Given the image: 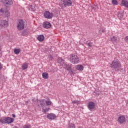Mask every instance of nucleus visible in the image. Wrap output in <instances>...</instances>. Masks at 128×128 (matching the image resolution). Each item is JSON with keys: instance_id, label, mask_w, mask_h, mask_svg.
<instances>
[{"instance_id": "1", "label": "nucleus", "mask_w": 128, "mask_h": 128, "mask_svg": "<svg viewBox=\"0 0 128 128\" xmlns=\"http://www.w3.org/2000/svg\"><path fill=\"white\" fill-rule=\"evenodd\" d=\"M110 68L112 70L120 72L122 70V64L118 59H114L110 64Z\"/></svg>"}, {"instance_id": "2", "label": "nucleus", "mask_w": 128, "mask_h": 128, "mask_svg": "<svg viewBox=\"0 0 128 128\" xmlns=\"http://www.w3.org/2000/svg\"><path fill=\"white\" fill-rule=\"evenodd\" d=\"M14 118L10 117H3L0 119V124H12L14 122Z\"/></svg>"}, {"instance_id": "3", "label": "nucleus", "mask_w": 128, "mask_h": 128, "mask_svg": "<svg viewBox=\"0 0 128 128\" xmlns=\"http://www.w3.org/2000/svg\"><path fill=\"white\" fill-rule=\"evenodd\" d=\"M70 62L74 64H78L80 61V59L78 56L74 54H72L70 56Z\"/></svg>"}, {"instance_id": "4", "label": "nucleus", "mask_w": 128, "mask_h": 128, "mask_svg": "<svg viewBox=\"0 0 128 128\" xmlns=\"http://www.w3.org/2000/svg\"><path fill=\"white\" fill-rule=\"evenodd\" d=\"M26 21H24L22 20H19L17 26L18 29L24 30V26H26Z\"/></svg>"}, {"instance_id": "5", "label": "nucleus", "mask_w": 128, "mask_h": 128, "mask_svg": "<svg viewBox=\"0 0 128 128\" xmlns=\"http://www.w3.org/2000/svg\"><path fill=\"white\" fill-rule=\"evenodd\" d=\"M64 68H66V70H68V72H70V74H74V71H72V64H64L63 65Z\"/></svg>"}, {"instance_id": "6", "label": "nucleus", "mask_w": 128, "mask_h": 128, "mask_svg": "<svg viewBox=\"0 0 128 128\" xmlns=\"http://www.w3.org/2000/svg\"><path fill=\"white\" fill-rule=\"evenodd\" d=\"M44 16L46 18H52L54 14L50 12V11H46L44 13Z\"/></svg>"}, {"instance_id": "7", "label": "nucleus", "mask_w": 128, "mask_h": 128, "mask_svg": "<svg viewBox=\"0 0 128 128\" xmlns=\"http://www.w3.org/2000/svg\"><path fill=\"white\" fill-rule=\"evenodd\" d=\"M88 108L90 110H92L94 109V108H96V104H94V102H90L88 104Z\"/></svg>"}, {"instance_id": "8", "label": "nucleus", "mask_w": 128, "mask_h": 128, "mask_svg": "<svg viewBox=\"0 0 128 128\" xmlns=\"http://www.w3.org/2000/svg\"><path fill=\"white\" fill-rule=\"evenodd\" d=\"M0 26L2 28H8V22L6 20H2L0 21Z\"/></svg>"}, {"instance_id": "9", "label": "nucleus", "mask_w": 128, "mask_h": 128, "mask_svg": "<svg viewBox=\"0 0 128 128\" xmlns=\"http://www.w3.org/2000/svg\"><path fill=\"white\" fill-rule=\"evenodd\" d=\"M72 4V0H64L63 1V4L65 6V8H66V6H70Z\"/></svg>"}, {"instance_id": "10", "label": "nucleus", "mask_w": 128, "mask_h": 128, "mask_svg": "<svg viewBox=\"0 0 128 128\" xmlns=\"http://www.w3.org/2000/svg\"><path fill=\"white\" fill-rule=\"evenodd\" d=\"M118 122L120 124H124L126 122V117L124 115H120L118 118Z\"/></svg>"}, {"instance_id": "11", "label": "nucleus", "mask_w": 128, "mask_h": 128, "mask_svg": "<svg viewBox=\"0 0 128 128\" xmlns=\"http://www.w3.org/2000/svg\"><path fill=\"white\" fill-rule=\"evenodd\" d=\"M0 12H2L3 14H4L6 18L10 16V12H8V11H6L2 8L0 10Z\"/></svg>"}, {"instance_id": "12", "label": "nucleus", "mask_w": 128, "mask_h": 128, "mask_svg": "<svg viewBox=\"0 0 128 128\" xmlns=\"http://www.w3.org/2000/svg\"><path fill=\"white\" fill-rule=\"evenodd\" d=\"M56 118V114L52 113L49 114L47 116V118H48V120H54Z\"/></svg>"}, {"instance_id": "13", "label": "nucleus", "mask_w": 128, "mask_h": 128, "mask_svg": "<svg viewBox=\"0 0 128 128\" xmlns=\"http://www.w3.org/2000/svg\"><path fill=\"white\" fill-rule=\"evenodd\" d=\"M43 26L44 28H50L52 26V24H50V22H44Z\"/></svg>"}, {"instance_id": "14", "label": "nucleus", "mask_w": 128, "mask_h": 128, "mask_svg": "<svg viewBox=\"0 0 128 128\" xmlns=\"http://www.w3.org/2000/svg\"><path fill=\"white\" fill-rule=\"evenodd\" d=\"M4 2L6 6H12L14 4L12 0H4Z\"/></svg>"}, {"instance_id": "15", "label": "nucleus", "mask_w": 128, "mask_h": 128, "mask_svg": "<svg viewBox=\"0 0 128 128\" xmlns=\"http://www.w3.org/2000/svg\"><path fill=\"white\" fill-rule=\"evenodd\" d=\"M38 106H42V108H44V100H42L38 101Z\"/></svg>"}, {"instance_id": "16", "label": "nucleus", "mask_w": 128, "mask_h": 128, "mask_svg": "<svg viewBox=\"0 0 128 128\" xmlns=\"http://www.w3.org/2000/svg\"><path fill=\"white\" fill-rule=\"evenodd\" d=\"M122 6H126L128 8V0H122Z\"/></svg>"}, {"instance_id": "17", "label": "nucleus", "mask_w": 128, "mask_h": 128, "mask_svg": "<svg viewBox=\"0 0 128 128\" xmlns=\"http://www.w3.org/2000/svg\"><path fill=\"white\" fill-rule=\"evenodd\" d=\"M76 70H84V66L82 65H77L75 67Z\"/></svg>"}, {"instance_id": "18", "label": "nucleus", "mask_w": 128, "mask_h": 128, "mask_svg": "<svg viewBox=\"0 0 128 128\" xmlns=\"http://www.w3.org/2000/svg\"><path fill=\"white\" fill-rule=\"evenodd\" d=\"M42 76L43 78H44V80H48V73L43 72L42 74Z\"/></svg>"}, {"instance_id": "19", "label": "nucleus", "mask_w": 128, "mask_h": 128, "mask_svg": "<svg viewBox=\"0 0 128 128\" xmlns=\"http://www.w3.org/2000/svg\"><path fill=\"white\" fill-rule=\"evenodd\" d=\"M37 38L39 42H44V35H40L38 36Z\"/></svg>"}, {"instance_id": "20", "label": "nucleus", "mask_w": 128, "mask_h": 128, "mask_svg": "<svg viewBox=\"0 0 128 128\" xmlns=\"http://www.w3.org/2000/svg\"><path fill=\"white\" fill-rule=\"evenodd\" d=\"M118 16L119 20H122L124 18V13L122 12H119Z\"/></svg>"}, {"instance_id": "21", "label": "nucleus", "mask_w": 128, "mask_h": 128, "mask_svg": "<svg viewBox=\"0 0 128 128\" xmlns=\"http://www.w3.org/2000/svg\"><path fill=\"white\" fill-rule=\"evenodd\" d=\"M58 64H60L63 66L64 64V60L62 58H58Z\"/></svg>"}, {"instance_id": "22", "label": "nucleus", "mask_w": 128, "mask_h": 128, "mask_svg": "<svg viewBox=\"0 0 128 128\" xmlns=\"http://www.w3.org/2000/svg\"><path fill=\"white\" fill-rule=\"evenodd\" d=\"M116 40H118V38H116V37L114 36L111 37V42H112V44H114V42H116Z\"/></svg>"}, {"instance_id": "23", "label": "nucleus", "mask_w": 128, "mask_h": 128, "mask_svg": "<svg viewBox=\"0 0 128 128\" xmlns=\"http://www.w3.org/2000/svg\"><path fill=\"white\" fill-rule=\"evenodd\" d=\"M28 31L26 30H24V31H22V36H28Z\"/></svg>"}, {"instance_id": "24", "label": "nucleus", "mask_w": 128, "mask_h": 128, "mask_svg": "<svg viewBox=\"0 0 128 128\" xmlns=\"http://www.w3.org/2000/svg\"><path fill=\"white\" fill-rule=\"evenodd\" d=\"M112 3L114 6H118V0H112Z\"/></svg>"}, {"instance_id": "25", "label": "nucleus", "mask_w": 128, "mask_h": 128, "mask_svg": "<svg viewBox=\"0 0 128 128\" xmlns=\"http://www.w3.org/2000/svg\"><path fill=\"white\" fill-rule=\"evenodd\" d=\"M28 63H24L22 66V70H26L28 68Z\"/></svg>"}, {"instance_id": "26", "label": "nucleus", "mask_w": 128, "mask_h": 128, "mask_svg": "<svg viewBox=\"0 0 128 128\" xmlns=\"http://www.w3.org/2000/svg\"><path fill=\"white\" fill-rule=\"evenodd\" d=\"M14 52L16 54H18L20 52V49L16 48L14 50Z\"/></svg>"}, {"instance_id": "27", "label": "nucleus", "mask_w": 128, "mask_h": 128, "mask_svg": "<svg viewBox=\"0 0 128 128\" xmlns=\"http://www.w3.org/2000/svg\"><path fill=\"white\" fill-rule=\"evenodd\" d=\"M72 104H76L77 106H78V104H80V102L78 100H74V101H72Z\"/></svg>"}, {"instance_id": "28", "label": "nucleus", "mask_w": 128, "mask_h": 128, "mask_svg": "<svg viewBox=\"0 0 128 128\" xmlns=\"http://www.w3.org/2000/svg\"><path fill=\"white\" fill-rule=\"evenodd\" d=\"M88 48H92V42H89L87 44Z\"/></svg>"}, {"instance_id": "29", "label": "nucleus", "mask_w": 128, "mask_h": 128, "mask_svg": "<svg viewBox=\"0 0 128 128\" xmlns=\"http://www.w3.org/2000/svg\"><path fill=\"white\" fill-rule=\"evenodd\" d=\"M46 103L47 106H50V104H52V102H50V100L46 101Z\"/></svg>"}, {"instance_id": "30", "label": "nucleus", "mask_w": 128, "mask_h": 128, "mask_svg": "<svg viewBox=\"0 0 128 128\" xmlns=\"http://www.w3.org/2000/svg\"><path fill=\"white\" fill-rule=\"evenodd\" d=\"M43 112H44V114H46V112H48V110H50V108H43L42 109Z\"/></svg>"}, {"instance_id": "31", "label": "nucleus", "mask_w": 128, "mask_h": 128, "mask_svg": "<svg viewBox=\"0 0 128 128\" xmlns=\"http://www.w3.org/2000/svg\"><path fill=\"white\" fill-rule=\"evenodd\" d=\"M70 128H76V126H74V124H70L69 126Z\"/></svg>"}, {"instance_id": "32", "label": "nucleus", "mask_w": 128, "mask_h": 128, "mask_svg": "<svg viewBox=\"0 0 128 128\" xmlns=\"http://www.w3.org/2000/svg\"><path fill=\"white\" fill-rule=\"evenodd\" d=\"M124 40H125L126 42L128 44V36H126Z\"/></svg>"}, {"instance_id": "33", "label": "nucleus", "mask_w": 128, "mask_h": 128, "mask_svg": "<svg viewBox=\"0 0 128 128\" xmlns=\"http://www.w3.org/2000/svg\"><path fill=\"white\" fill-rule=\"evenodd\" d=\"M24 128H30V126L28 124L24 125Z\"/></svg>"}, {"instance_id": "34", "label": "nucleus", "mask_w": 128, "mask_h": 128, "mask_svg": "<svg viewBox=\"0 0 128 128\" xmlns=\"http://www.w3.org/2000/svg\"><path fill=\"white\" fill-rule=\"evenodd\" d=\"M52 56H51V55H50V56H49V60H52Z\"/></svg>"}, {"instance_id": "35", "label": "nucleus", "mask_w": 128, "mask_h": 128, "mask_svg": "<svg viewBox=\"0 0 128 128\" xmlns=\"http://www.w3.org/2000/svg\"><path fill=\"white\" fill-rule=\"evenodd\" d=\"M30 8L32 9V10H34V6H32V5L30 6Z\"/></svg>"}, {"instance_id": "36", "label": "nucleus", "mask_w": 128, "mask_h": 128, "mask_svg": "<svg viewBox=\"0 0 128 128\" xmlns=\"http://www.w3.org/2000/svg\"><path fill=\"white\" fill-rule=\"evenodd\" d=\"M2 64L0 63V70H2Z\"/></svg>"}, {"instance_id": "37", "label": "nucleus", "mask_w": 128, "mask_h": 128, "mask_svg": "<svg viewBox=\"0 0 128 128\" xmlns=\"http://www.w3.org/2000/svg\"><path fill=\"white\" fill-rule=\"evenodd\" d=\"M12 116H13V118H16V115H14V114H12Z\"/></svg>"}, {"instance_id": "38", "label": "nucleus", "mask_w": 128, "mask_h": 128, "mask_svg": "<svg viewBox=\"0 0 128 128\" xmlns=\"http://www.w3.org/2000/svg\"><path fill=\"white\" fill-rule=\"evenodd\" d=\"M14 128H18L17 126H14Z\"/></svg>"}, {"instance_id": "39", "label": "nucleus", "mask_w": 128, "mask_h": 128, "mask_svg": "<svg viewBox=\"0 0 128 128\" xmlns=\"http://www.w3.org/2000/svg\"><path fill=\"white\" fill-rule=\"evenodd\" d=\"M0 56H2V54L0 53Z\"/></svg>"}, {"instance_id": "40", "label": "nucleus", "mask_w": 128, "mask_h": 128, "mask_svg": "<svg viewBox=\"0 0 128 128\" xmlns=\"http://www.w3.org/2000/svg\"><path fill=\"white\" fill-rule=\"evenodd\" d=\"M100 32V30H99Z\"/></svg>"}]
</instances>
